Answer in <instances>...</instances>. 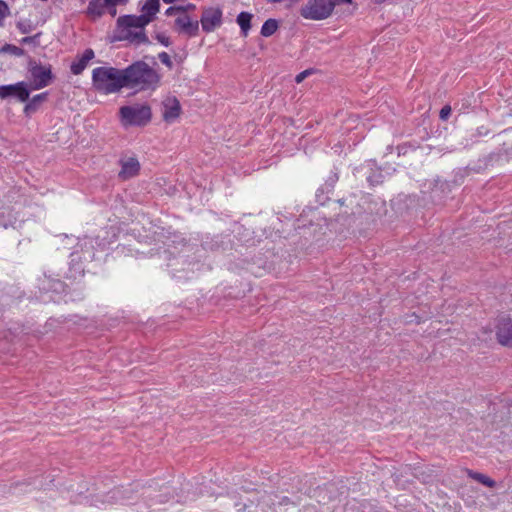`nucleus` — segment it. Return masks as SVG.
Returning <instances> with one entry per match:
<instances>
[{"label": "nucleus", "mask_w": 512, "mask_h": 512, "mask_svg": "<svg viewBox=\"0 0 512 512\" xmlns=\"http://www.w3.org/2000/svg\"><path fill=\"white\" fill-rule=\"evenodd\" d=\"M124 87L143 91L156 89L160 82L159 74L144 62H136L124 69Z\"/></svg>", "instance_id": "obj_1"}, {"label": "nucleus", "mask_w": 512, "mask_h": 512, "mask_svg": "<svg viewBox=\"0 0 512 512\" xmlns=\"http://www.w3.org/2000/svg\"><path fill=\"white\" fill-rule=\"evenodd\" d=\"M144 18L137 15H124L117 19L112 41H128L132 44L147 43Z\"/></svg>", "instance_id": "obj_2"}, {"label": "nucleus", "mask_w": 512, "mask_h": 512, "mask_svg": "<svg viewBox=\"0 0 512 512\" xmlns=\"http://www.w3.org/2000/svg\"><path fill=\"white\" fill-rule=\"evenodd\" d=\"M94 87L104 93H114L124 87V70L113 67H98L93 70Z\"/></svg>", "instance_id": "obj_3"}, {"label": "nucleus", "mask_w": 512, "mask_h": 512, "mask_svg": "<svg viewBox=\"0 0 512 512\" xmlns=\"http://www.w3.org/2000/svg\"><path fill=\"white\" fill-rule=\"evenodd\" d=\"M152 118L151 108L145 104H134L120 108V119L123 126H145Z\"/></svg>", "instance_id": "obj_4"}, {"label": "nucleus", "mask_w": 512, "mask_h": 512, "mask_svg": "<svg viewBox=\"0 0 512 512\" xmlns=\"http://www.w3.org/2000/svg\"><path fill=\"white\" fill-rule=\"evenodd\" d=\"M336 2L334 0H308L301 8V16L309 20L327 19L333 12Z\"/></svg>", "instance_id": "obj_5"}, {"label": "nucleus", "mask_w": 512, "mask_h": 512, "mask_svg": "<svg viewBox=\"0 0 512 512\" xmlns=\"http://www.w3.org/2000/svg\"><path fill=\"white\" fill-rule=\"evenodd\" d=\"M30 87L33 90L42 89L49 85L52 79L51 69L48 66L30 63Z\"/></svg>", "instance_id": "obj_6"}, {"label": "nucleus", "mask_w": 512, "mask_h": 512, "mask_svg": "<svg viewBox=\"0 0 512 512\" xmlns=\"http://www.w3.org/2000/svg\"><path fill=\"white\" fill-rule=\"evenodd\" d=\"M222 24V11L218 7H209L203 10L201 26L205 32H212Z\"/></svg>", "instance_id": "obj_7"}, {"label": "nucleus", "mask_w": 512, "mask_h": 512, "mask_svg": "<svg viewBox=\"0 0 512 512\" xmlns=\"http://www.w3.org/2000/svg\"><path fill=\"white\" fill-rule=\"evenodd\" d=\"M181 105L179 100L173 96L168 95L162 101V117L165 122L172 123L181 115Z\"/></svg>", "instance_id": "obj_8"}, {"label": "nucleus", "mask_w": 512, "mask_h": 512, "mask_svg": "<svg viewBox=\"0 0 512 512\" xmlns=\"http://www.w3.org/2000/svg\"><path fill=\"white\" fill-rule=\"evenodd\" d=\"M496 336L501 345L512 348V322L509 318L502 317L498 320Z\"/></svg>", "instance_id": "obj_9"}, {"label": "nucleus", "mask_w": 512, "mask_h": 512, "mask_svg": "<svg viewBox=\"0 0 512 512\" xmlns=\"http://www.w3.org/2000/svg\"><path fill=\"white\" fill-rule=\"evenodd\" d=\"M140 170V164L138 160L134 157H129L127 159H123L121 161V170L119 172V177L122 180H127L132 177H135Z\"/></svg>", "instance_id": "obj_10"}, {"label": "nucleus", "mask_w": 512, "mask_h": 512, "mask_svg": "<svg viewBox=\"0 0 512 512\" xmlns=\"http://www.w3.org/2000/svg\"><path fill=\"white\" fill-rule=\"evenodd\" d=\"M160 8V0H146L144 5L141 8L142 14L137 16V18H144V24L147 26L151 23L156 14L159 12Z\"/></svg>", "instance_id": "obj_11"}, {"label": "nucleus", "mask_w": 512, "mask_h": 512, "mask_svg": "<svg viewBox=\"0 0 512 512\" xmlns=\"http://www.w3.org/2000/svg\"><path fill=\"white\" fill-rule=\"evenodd\" d=\"M175 24L181 31L188 33L190 36H195L198 32V22L191 21L190 17L184 12L176 18Z\"/></svg>", "instance_id": "obj_12"}, {"label": "nucleus", "mask_w": 512, "mask_h": 512, "mask_svg": "<svg viewBox=\"0 0 512 512\" xmlns=\"http://www.w3.org/2000/svg\"><path fill=\"white\" fill-rule=\"evenodd\" d=\"M93 58L94 51L92 49H86L84 53L78 58V60L72 63V73L75 75L80 74Z\"/></svg>", "instance_id": "obj_13"}, {"label": "nucleus", "mask_w": 512, "mask_h": 512, "mask_svg": "<svg viewBox=\"0 0 512 512\" xmlns=\"http://www.w3.org/2000/svg\"><path fill=\"white\" fill-rule=\"evenodd\" d=\"M30 92L25 82H18L13 84L12 96L16 97L19 101L25 102L29 99Z\"/></svg>", "instance_id": "obj_14"}, {"label": "nucleus", "mask_w": 512, "mask_h": 512, "mask_svg": "<svg viewBox=\"0 0 512 512\" xmlns=\"http://www.w3.org/2000/svg\"><path fill=\"white\" fill-rule=\"evenodd\" d=\"M252 14L248 12H241L237 16V23L241 28V31L244 36H247L248 31L251 28V20H252Z\"/></svg>", "instance_id": "obj_15"}, {"label": "nucleus", "mask_w": 512, "mask_h": 512, "mask_svg": "<svg viewBox=\"0 0 512 512\" xmlns=\"http://www.w3.org/2000/svg\"><path fill=\"white\" fill-rule=\"evenodd\" d=\"M467 475L476 480L477 482L489 487V488H494L496 483L493 479H491L490 477L486 476L485 474H482V473H479V472H474L472 470H467Z\"/></svg>", "instance_id": "obj_16"}, {"label": "nucleus", "mask_w": 512, "mask_h": 512, "mask_svg": "<svg viewBox=\"0 0 512 512\" xmlns=\"http://www.w3.org/2000/svg\"><path fill=\"white\" fill-rule=\"evenodd\" d=\"M47 93H41L34 96L25 106L24 112L29 115L36 111L37 106L46 100Z\"/></svg>", "instance_id": "obj_17"}, {"label": "nucleus", "mask_w": 512, "mask_h": 512, "mask_svg": "<svg viewBox=\"0 0 512 512\" xmlns=\"http://www.w3.org/2000/svg\"><path fill=\"white\" fill-rule=\"evenodd\" d=\"M278 28V23L274 19H268L264 22L261 28V35L264 37H269L276 32Z\"/></svg>", "instance_id": "obj_18"}, {"label": "nucleus", "mask_w": 512, "mask_h": 512, "mask_svg": "<svg viewBox=\"0 0 512 512\" xmlns=\"http://www.w3.org/2000/svg\"><path fill=\"white\" fill-rule=\"evenodd\" d=\"M11 54L16 57H20L24 55V50L15 45L6 44L0 48V54Z\"/></svg>", "instance_id": "obj_19"}, {"label": "nucleus", "mask_w": 512, "mask_h": 512, "mask_svg": "<svg viewBox=\"0 0 512 512\" xmlns=\"http://www.w3.org/2000/svg\"><path fill=\"white\" fill-rule=\"evenodd\" d=\"M9 14V8L4 1L0 0V26L3 25V21L6 16Z\"/></svg>", "instance_id": "obj_20"}, {"label": "nucleus", "mask_w": 512, "mask_h": 512, "mask_svg": "<svg viewBox=\"0 0 512 512\" xmlns=\"http://www.w3.org/2000/svg\"><path fill=\"white\" fill-rule=\"evenodd\" d=\"M13 84L0 86V97L2 99L12 96Z\"/></svg>", "instance_id": "obj_21"}, {"label": "nucleus", "mask_w": 512, "mask_h": 512, "mask_svg": "<svg viewBox=\"0 0 512 512\" xmlns=\"http://www.w3.org/2000/svg\"><path fill=\"white\" fill-rule=\"evenodd\" d=\"M158 58L162 64H164L165 66H167L170 69L172 68V66H173L172 60L166 52L159 53Z\"/></svg>", "instance_id": "obj_22"}, {"label": "nucleus", "mask_w": 512, "mask_h": 512, "mask_svg": "<svg viewBox=\"0 0 512 512\" xmlns=\"http://www.w3.org/2000/svg\"><path fill=\"white\" fill-rule=\"evenodd\" d=\"M128 0H104L106 7H116L117 5H125Z\"/></svg>", "instance_id": "obj_23"}, {"label": "nucleus", "mask_w": 512, "mask_h": 512, "mask_svg": "<svg viewBox=\"0 0 512 512\" xmlns=\"http://www.w3.org/2000/svg\"><path fill=\"white\" fill-rule=\"evenodd\" d=\"M312 70L311 69H307V70H304L302 72H300L296 77H295V81L297 83H301L306 77H308L309 75L312 74Z\"/></svg>", "instance_id": "obj_24"}, {"label": "nucleus", "mask_w": 512, "mask_h": 512, "mask_svg": "<svg viewBox=\"0 0 512 512\" xmlns=\"http://www.w3.org/2000/svg\"><path fill=\"white\" fill-rule=\"evenodd\" d=\"M185 11V8L184 7H170L166 10L165 14L168 15V16H171V15H174L176 13H181V12H184Z\"/></svg>", "instance_id": "obj_25"}, {"label": "nucleus", "mask_w": 512, "mask_h": 512, "mask_svg": "<svg viewBox=\"0 0 512 512\" xmlns=\"http://www.w3.org/2000/svg\"><path fill=\"white\" fill-rule=\"evenodd\" d=\"M450 114H451V107L446 105L440 111V118L442 120H446Z\"/></svg>", "instance_id": "obj_26"}, {"label": "nucleus", "mask_w": 512, "mask_h": 512, "mask_svg": "<svg viewBox=\"0 0 512 512\" xmlns=\"http://www.w3.org/2000/svg\"><path fill=\"white\" fill-rule=\"evenodd\" d=\"M156 39H157L161 44H163L164 46H169V45H170L169 37H167V36H166V35H164V34H157Z\"/></svg>", "instance_id": "obj_27"}, {"label": "nucleus", "mask_w": 512, "mask_h": 512, "mask_svg": "<svg viewBox=\"0 0 512 512\" xmlns=\"http://www.w3.org/2000/svg\"><path fill=\"white\" fill-rule=\"evenodd\" d=\"M40 34H37L35 36H32V37H25L21 40V43L23 44H35L36 43V40L37 38L39 37Z\"/></svg>", "instance_id": "obj_28"}, {"label": "nucleus", "mask_w": 512, "mask_h": 512, "mask_svg": "<svg viewBox=\"0 0 512 512\" xmlns=\"http://www.w3.org/2000/svg\"><path fill=\"white\" fill-rule=\"evenodd\" d=\"M17 26H18V28L20 29V31H21L22 33H24V34H25V33H28V32H29V30H28L27 26H26L24 23H18V25H17Z\"/></svg>", "instance_id": "obj_29"}, {"label": "nucleus", "mask_w": 512, "mask_h": 512, "mask_svg": "<svg viewBox=\"0 0 512 512\" xmlns=\"http://www.w3.org/2000/svg\"><path fill=\"white\" fill-rule=\"evenodd\" d=\"M109 9V13L112 17H115L117 14L116 7H107Z\"/></svg>", "instance_id": "obj_30"}, {"label": "nucleus", "mask_w": 512, "mask_h": 512, "mask_svg": "<svg viewBox=\"0 0 512 512\" xmlns=\"http://www.w3.org/2000/svg\"><path fill=\"white\" fill-rule=\"evenodd\" d=\"M334 2H336V4H340V3H348V4H351V3H352V0H334Z\"/></svg>", "instance_id": "obj_31"}, {"label": "nucleus", "mask_w": 512, "mask_h": 512, "mask_svg": "<svg viewBox=\"0 0 512 512\" xmlns=\"http://www.w3.org/2000/svg\"><path fill=\"white\" fill-rule=\"evenodd\" d=\"M165 3H173L175 0H163Z\"/></svg>", "instance_id": "obj_32"}, {"label": "nucleus", "mask_w": 512, "mask_h": 512, "mask_svg": "<svg viewBox=\"0 0 512 512\" xmlns=\"http://www.w3.org/2000/svg\"><path fill=\"white\" fill-rule=\"evenodd\" d=\"M298 1H299V0H290V4H291V5H292V4H295V3H297Z\"/></svg>", "instance_id": "obj_33"}, {"label": "nucleus", "mask_w": 512, "mask_h": 512, "mask_svg": "<svg viewBox=\"0 0 512 512\" xmlns=\"http://www.w3.org/2000/svg\"><path fill=\"white\" fill-rule=\"evenodd\" d=\"M270 1L276 3V2H280L281 0H270Z\"/></svg>", "instance_id": "obj_34"}]
</instances>
